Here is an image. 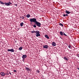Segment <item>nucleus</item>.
Segmentation results:
<instances>
[{"label": "nucleus", "mask_w": 79, "mask_h": 79, "mask_svg": "<svg viewBox=\"0 0 79 79\" xmlns=\"http://www.w3.org/2000/svg\"><path fill=\"white\" fill-rule=\"evenodd\" d=\"M44 48H46V49H47L48 48V45H45L43 46Z\"/></svg>", "instance_id": "423d86ee"}, {"label": "nucleus", "mask_w": 79, "mask_h": 79, "mask_svg": "<svg viewBox=\"0 0 79 79\" xmlns=\"http://www.w3.org/2000/svg\"><path fill=\"white\" fill-rule=\"evenodd\" d=\"M60 26H61L63 27V24H61V23H59Z\"/></svg>", "instance_id": "4be33fe9"}, {"label": "nucleus", "mask_w": 79, "mask_h": 79, "mask_svg": "<svg viewBox=\"0 0 79 79\" xmlns=\"http://www.w3.org/2000/svg\"><path fill=\"white\" fill-rule=\"evenodd\" d=\"M36 73H37L39 74V73H40V71L39 70H37L36 71Z\"/></svg>", "instance_id": "aec40b11"}, {"label": "nucleus", "mask_w": 79, "mask_h": 79, "mask_svg": "<svg viewBox=\"0 0 79 79\" xmlns=\"http://www.w3.org/2000/svg\"><path fill=\"white\" fill-rule=\"evenodd\" d=\"M1 74L3 77L5 76V73L3 72L1 73Z\"/></svg>", "instance_id": "0eeeda50"}, {"label": "nucleus", "mask_w": 79, "mask_h": 79, "mask_svg": "<svg viewBox=\"0 0 79 79\" xmlns=\"http://www.w3.org/2000/svg\"><path fill=\"white\" fill-rule=\"evenodd\" d=\"M35 33L36 34V37H39V36H40V31H35Z\"/></svg>", "instance_id": "f03ea898"}, {"label": "nucleus", "mask_w": 79, "mask_h": 79, "mask_svg": "<svg viewBox=\"0 0 79 79\" xmlns=\"http://www.w3.org/2000/svg\"><path fill=\"white\" fill-rule=\"evenodd\" d=\"M19 50H22V49H23V47H21L19 48Z\"/></svg>", "instance_id": "f3484780"}, {"label": "nucleus", "mask_w": 79, "mask_h": 79, "mask_svg": "<svg viewBox=\"0 0 79 79\" xmlns=\"http://www.w3.org/2000/svg\"><path fill=\"white\" fill-rule=\"evenodd\" d=\"M22 18V17L21 16L20 17V18Z\"/></svg>", "instance_id": "72a5a7b5"}, {"label": "nucleus", "mask_w": 79, "mask_h": 79, "mask_svg": "<svg viewBox=\"0 0 79 79\" xmlns=\"http://www.w3.org/2000/svg\"><path fill=\"white\" fill-rule=\"evenodd\" d=\"M9 74H10V75H11V73L10 72H9Z\"/></svg>", "instance_id": "2f4dec72"}, {"label": "nucleus", "mask_w": 79, "mask_h": 79, "mask_svg": "<svg viewBox=\"0 0 79 79\" xmlns=\"http://www.w3.org/2000/svg\"><path fill=\"white\" fill-rule=\"evenodd\" d=\"M63 16L64 17H65V16H66V14H64L63 15Z\"/></svg>", "instance_id": "cd10ccee"}, {"label": "nucleus", "mask_w": 79, "mask_h": 79, "mask_svg": "<svg viewBox=\"0 0 79 79\" xmlns=\"http://www.w3.org/2000/svg\"><path fill=\"white\" fill-rule=\"evenodd\" d=\"M60 35H62V36H63V35H65V36H67V35H66L65 33H64V32H63L62 31H60Z\"/></svg>", "instance_id": "39448f33"}, {"label": "nucleus", "mask_w": 79, "mask_h": 79, "mask_svg": "<svg viewBox=\"0 0 79 79\" xmlns=\"http://www.w3.org/2000/svg\"><path fill=\"white\" fill-rule=\"evenodd\" d=\"M24 59H25L23 58V62H24Z\"/></svg>", "instance_id": "c85d7f7f"}, {"label": "nucleus", "mask_w": 79, "mask_h": 79, "mask_svg": "<svg viewBox=\"0 0 79 79\" xmlns=\"http://www.w3.org/2000/svg\"><path fill=\"white\" fill-rule=\"evenodd\" d=\"M30 17H31V15L29 14H27V18H30Z\"/></svg>", "instance_id": "dca6fc26"}, {"label": "nucleus", "mask_w": 79, "mask_h": 79, "mask_svg": "<svg viewBox=\"0 0 79 79\" xmlns=\"http://www.w3.org/2000/svg\"><path fill=\"white\" fill-rule=\"evenodd\" d=\"M25 69H26L27 71H30V68L28 67H25Z\"/></svg>", "instance_id": "9b49d317"}, {"label": "nucleus", "mask_w": 79, "mask_h": 79, "mask_svg": "<svg viewBox=\"0 0 79 79\" xmlns=\"http://www.w3.org/2000/svg\"><path fill=\"white\" fill-rule=\"evenodd\" d=\"M20 26L21 27H23V25H24V23L22 22L20 23Z\"/></svg>", "instance_id": "ddd939ff"}, {"label": "nucleus", "mask_w": 79, "mask_h": 79, "mask_svg": "<svg viewBox=\"0 0 79 79\" xmlns=\"http://www.w3.org/2000/svg\"><path fill=\"white\" fill-rule=\"evenodd\" d=\"M14 72L15 73H16V70H14Z\"/></svg>", "instance_id": "393cba45"}, {"label": "nucleus", "mask_w": 79, "mask_h": 79, "mask_svg": "<svg viewBox=\"0 0 79 79\" xmlns=\"http://www.w3.org/2000/svg\"><path fill=\"white\" fill-rule=\"evenodd\" d=\"M22 18L23 19H24V16L22 17Z\"/></svg>", "instance_id": "a878e982"}, {"label": "nucleus", "mask_w": 79, "mask_h": 79, "mask_svg": "<svg viewBox=\"0 0 79 79\" xmlns=\"http://www.w3.org/2000/svg\"><path fill=\"white\" fill-rule=\"evenodd\" d=\"M65 12L66 13H67V14H68V15L71 13V12H69L67 10H65Z\"/></svg>", "instance_id": "9d476101"}, {"label": "nucleus", "mask_w": 79, "mask_h": 79, "mask_svg": "<svg viewBox=\"0 0 79 79\" xmlns=\"http://www.w3.org/2000/svg\"><path fill=\"white\" fill-rule=\"evenodd\" d=\"M36 25H33V27H36Z\"/></svg>", "instance_id": "5701e85b"}, {"label": "nucleus", "mask_w": 79, "mask_h": 79, "mask_svg": "<svg viewBox=\"0 0 79 79\" xmlns=\"http://www.w3.org/2000/svg\"><path fill=\"white\" fill-rule=\"evenodd\" d=\"M35 23L37 26H38V27H40V26H41V23H40L38 22H37V21H36V22Z\"/></svg>", "instance_id": "7ed1b4c3"}, {"label": "nucleus", "mask_w": 79, "mask_h": 79, "mask_svg": "<svg viewBox=\"0 0 79 79\" xmlns=\"http://www.w3.org/2000/svg\"><path fill=\"white\" fill-rule=\"evenodd\" d=\"M65 16H68V15L66 14H65Z\"/></svg>", "instance_id": "7c9ffc66"}, {"label": "nucleus", "mask_w": 79, "mask_h": 79, "mask_svg": "<svg viewBox=\"0 0 79 79\" xmlns=\"http://www.w3.org/2000/svg\"><path fill=\"white\" fill-rule=\"evenodd\" d=\"M31 33H32V34H33V33H35V31H31Z\"/></svg>", "instance_id": "a211bd4d"}, {"label": "nucleus", "mask_w": 79, "mask_h": 79, "mask_svg": "<svg viewBox=\"0 0 79 79\" xmlns=\"http://www.w3.org/2000/svg\"><path fill=\"white\" fill-rule=\"evenodd\" d=\"M77 69H78V70H79V68H77Z\"/></svg>", "instance_id": "473e14b6"}, {"label": "nucleus", "mask_w": 79, "mask_h": 79, "mask_svg": "<svg viewBox=\"0 0 79 79\" xmlns=\"http://www.w3.org/2000/svg\"><path fill=\"white\" fill-rule=\"evenodd\" d=\"M10 52H15V51L14 50V49H10Z\"/></svg>", "instance_id": "4468645a"}, {"label": "nucleus", "mask_w": 79, "mask_h": 79, "mask_svg": "<svg viewBox=\"0 0 79 79\" xmlns=\"http://www.w3.org/2000/svg\"><path fill=\"white\" fill-rule=\"evenodd\" d=\"M64 60H67V61H68V59H67V58H66L65 56H64Z\"/></svg>", "instance_id": "2eb2a0df"}, {"label": "nucleus", "mask_w": 79, "mask_h": 79, "mask_svg": "<svg viewBox=\"0 0 79 79\" xmlns=\"http://www.w3.org/2000/svg\"><path fill=\"white\" fill-rule=\"evenodd\" d=\"M30 21L31 23H35L37 21V19L35 18L31 19H30Z\"/></svg>", "instance_id": "f257e3e1"}, {"label": "nucleus", "mask_w": 79, "mask_h": 79, "mask_svg": "<svg viewBox=\"0 0 79 79\" xmlns=\"http://www.w3.org/2000/svg\"><path fill=\"white\" fill-rule=\"evenodd\" d=\"M45 37H46V38L47 39H49V37H48V35H45Z\"/></svg>", "instance_id": "f8f14e48"}, {"label": "nucleus", "mask_w": 79, "mask_h": 79, "mask_svg": "<svg viewBox=\"0 0 79 79\" xmlns=\"http://www.w3.org/2000/svg\"><path fill=\"white\" fill-rule=\"evenodd\" d=\"M52 46H56V43L55 42H53L52 43Z\"/></svg>", "instance_id": "6e6552de"}, {"label": "nucleus", "mask_w": 79, "mask_h": 79, "mask_svg": "<svg viewBox=\"0 0 79 79\" xmlns=\"http://www.w3.org/2000/svg\"><path fill=\"white\" fill-rule=\"evenodd\" d=\"M69 48H72V47H71V45H69L68 46Z\"/></svg>", "instance_id": "6ab92c4d"}, {"label": "nucleus", "mask_w": 79, "mask_h": 79, "mask_svg": "<svg viewBox=\"0 0 79 79\" xmlns=\"http://www.w3.org/2000/svg\"><path fill=\"white\" fill-rule=\"evenodd\" d=\"M17 5H18V4H15V6H17Z\"/></svg>", "instance_id": "c756f323"}, {"label": "nucleus", "mask_w": 79, "mask_h": 79, "mask_svg": "<svg viewBox=\"0 0 79 79\" xmlns=\"http://www.w3.org/2000/svg\"><path fill=\"white\" fill-rule=\"evenodd\" d=\"M24 16H26V15H24Z\"/></svg>", "instance_id": "f704fd0d"}, {"label": "nucleus", "mask_w": 79, "mask_h": 79, "mask_svg": "<svg viewBox=\"0 0 79 79\" xmlns=\"http://www.w3.org/2000/svg\"><path fill=\"white\" fill-rule=\"evenodd\" d=\"M12 3L11 2H5V4L6 5V6H10V5H11Z\"/></svg>", "instance_id": "20e7f679"}, {"label": "nucleus", "mask_w": 79, "mask_h": 79, "mask_svg": "<svg viewBox=\"0 0 79 79\" xmlns=\"http://www.w3.org/2000/svg\"><path fill=\"white\" fill-rule=\"evenodd\" d=\"M0 3H1V4H2V5H5V3L3 2H2L0 1Z\"/></svg>", "instance_id": "412c9836"}, {"label": "nucleus", "mask_w": 79, "mask_h": 79, "mask_svg": "<svg viewBox=\"0 0 79 79\" xmlns=\"http://www.w3.org/2000/svg\"><path fill=\"white\" fill-rule=\"evenodd\" d=\"M5 74V75H9V73H6Z\"/></svg>", "instance_id": "b1692460"}, {"label": "nucleus", "mask_w": 79, "mask_h": 79, "mask_svg": "<svg viewBox=\"0 0 79 79\" xmlns=\"http://www.w3.org/2000/svg\"><path fill=\"white\" fill-rule=\"evenodd\" d=\"M27 57V55H23V56H22V58H23L24 59H25Z\"/></svg>", "instance_id": "1a4fd4ad"}, {"label": "nucleus", "mask_w": 79, "mask_h": 79, "mask_svg": "<svg viewBox=\"0 0 79 79\" xmlns=\"http://www.w3.org/2000/svg\"><path fill=\"white\" fill-rule=\"evenodd\" d=\"M7 51H8V52H10V49H8L7 50Z\"/></svg>", "instance_id": "bb28decb"}]
</instances>
